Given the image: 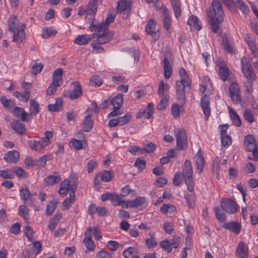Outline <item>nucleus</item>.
Wrapping results in <instances>:
<instances>
[{
    "instance_id": "nucleus-1",
    "label": "nucleus",
    "mask_w": 258,
    "mask_h": 258,
    "mask_svg": "<svg viewBox=\"0 0 258 258\" xmlns=\"http://www.w3.org/2000/svg\"><path fill=\"white\" fill-rule=\"evenodd\" d=\"M180 77V81L176 82L175 89L176 99L182 107L185 104V91H190L191 89V82L186 71L183 68L179 70Z\"/></svg>"
},
{
    "instance_id": "nucleus-2",
    "label": "nucleus",
    "mask_w": 258,
    "mask_h": 258,
    "mask_svg": "<svg viewBox=\"0 0 258 258\" xmlns=\"http://www.w3.org/2000/svg\"><path fill=\"white\" fill-rule=\"evenodd\" d=\"M9 30L13 33V41L19 44L25 39V25L19 27L18 20L15 16H11L8 23Z\"/></svg>"
},
{
    "instance_id": "nucleus-3",
    "label": "nucleus",
    "mask_w": 258,
    "mask_h": 258,
    "mask_svg": "<svg viewBox=\"0 0 258 258\" xmlns=\"http://www.w3.org/2000/svg\"><path fill=\"white\" fill-rule=\"evenodd\" d=\"M241 71L249 82V87H247V91L250 92L252 89V84L255 80L256 76L254 73L252 66L248 58L243 56L241 59Z\"/></svg>"
},
{
    "instance_id": "nucleus-4",
    "label": "nucleus",
    "mask_w": 258,
    "mask_h": 258,
    "mask_svg": "<svg viewBox=\"0 0 258 258\" xmlns=\"http://www.w3.org/2000/svg\"><path fill=\"white\" fill-rule=\"evenodd\" d=\"M211 6L212 10L207 11L208 17L215 19L218 22H222L224 14L220 2L219 0H213Z\"/></svg>"
},
{
    "instance_id": "nucleus-5",
    "label": "nucleus",
    "mask_w": 258,
    "mask_h": 258,
    "mask_svg": "<svg viewBox=\"0 0 258 258\" xmlns=\"http://www.w3.org/2000/svg\"><path fill=\"white\" fill-rule=\"evenodd\" d=\"M183 176L185 183L186 184L188 190L192 192L194 190V183L193 181V170L191 162L186 159L184 162L183 168Z\"/></svg>"
},
{
    "instance_id": "nucleus-6",
    "label": "nucleus",
    "mask_w": 258,
    "mask_h": 258,
    "mask_svg": "<svg viewBox=\"0 0 258 258\" xmlns=\"http://www.w3.org/2000/svg\"><path fill=\"white\" fill-rule=\"evenodd\" d=\"M96 29L93 31L97 32V33L92 35L94 42H97L98 43L104 44L110 41L114 35V33L112 31H109L107 29L105 30H100L98 28Z\"/></svg>"
},
{
    "instance_id": "nucleus-7",
    "label": "nucleus",
    "mask_w": 258,
    "mask_h": 258,
    "mask_svg": "<svg viewBox=\"0 0 258 258\" xmlns=\"http://www.w3.org/2000/svg\"><path fill=\"white\" fill-rule=\"evenodd\" d=\"M176 138V145L180 150L185 149L187 146V137L185 130L176 128L174 131Z\"/></svg>"
},
{
    "instance_id": "nucleus-8",
    "label": "nucleus",
    "mask_w": 258,
    "mask_h": 258,
    "mask_svg": "<svg viewBox=\"0 0 258 258\" xmlns=\"http://www.w3.org/2000/svg\"><path fill=\"white\" fill-rule=\"evenodd\" d=\"M20 197L23 201L24 205L28 206L32 205L35 200L33 198V195L31 194L26 185L21 186L19 189Z\"/></svg>"
},
{
    "instance_id": "nucleus-9",
    "label": "nucleus",
    "mask_w": 258,
    "mask_h": 258,
    "mask_svg": "<svg viewBox=\"0 0 258 258\" xmlns=\"http://www.w3.org/2000/svg\"><path fill=\"white\" fill-rule=\"evenodd\" d=\"M216 63L219 68V75L221 79L224 82L226 81L231 73L229 68L221 58L217 59Z\"/></svg>"
},
{
    "instance_id": "nucleus-10",
    "label": "nucleus",
    "mask_w": 258,
    "mask_h": 258,
    "mask_svg": "<svg viewBox=\"0 0 258 258\" xmlns=\"http://www.w3.org/2000/svg\"><path fill=\"white\" fill-rule=\"evenodd\" d=\"M220 206L223 210L228 213L234 214L237 211L236 203L231 199H226L222 201Z\"/></svg>"
},
{
    "instance_id": "nucleus-11",
    "label": "nucleus",
    "mask_w": 258,
    "mask_h": 258,
    "mask_svg": "<svg viewBox=\"0 0 258 258\" xmlns=\"http://www.w3.org/2000/svg\"><path fill=\"white\" fill-rule=\"evenodd\" d=\"M112 179V175L110 171L108 170H104L102 172H99L96 174L94 183V185H98L102 182H109Z\"/></svg>"
},
{
    "instance_id": "nucleus-12",
    "label": "nucleus",
    "mask_w": 258,
    "mask_h": 258,
    "mask_svg": "<svg viewBox=\"0 0 258 258\" xmlns=\"http://www.w3.org/2000/svg\"><path fill=\"white\" fill-rule=\"evenodd\" d=\"M114 20V16H113L112 14H108L104 22H102L100 24H97V25H92L89 27V29L91 31H93V30H96V28L104 30H105L106 29H108L109 25L113 22Z\"/></svg>"
},
{
    "instance_id": "nucleus-13",
    "label": "nucleus",
    "mask_w": 258,
    "mask_h": 258,
    "mask_svg": "<svg viewBox=\"0 0 258 258\" xmlns=\"http://www.w3.org/2000/svg\"><path fill=\"white\" fill-rule=\"evenodd\" d=\"M28 146L36 152H41L46 146H48L41 139L37 141L35 140H31L27 141Z\"/></svg>"
},
{
    "instance_id": "nucleus-14",
    "label": "nucleus",
    "mask_w": 258,
    "mask_h": 258,
    "mask_svg": "<svg viewBox=\"0 0 258 258\" xmlns=\"http://www.w3.org/2000/svg\"><path fill=\"white\" fill-rule=\"evenodd\" d=\"M210 105V102L209 96L207 95H204L201 99V106L206 118V120L208 119L211 114V108Z\"/></svg>"
},
{
    "instance_id": "nucleus-15",
    "label": "nucleus",
    "mask_w": 258,
    "mask_h": 258,
    "mask_svg": "<svg viewBox=\"0 0 258 258\" xmlns=\"http://www.w3.org/2000/svg\"><path fill=\"white\" fill-rule=\"evenodd\" d=\"M196 166L198 170L199 174H201L203 172L205 167V161L203 152L199 150L195 156Z\"/></svg>"
},
{
    "instance_id": "nucleus-16",
    "label": "nucleus",
    "mask_w": 258,
    "mask_h": 258,
    "mask_svg": "<svg viewBox=\"0 0 258 258\" xmlns=\"http://www.w3.org/2000/svg\"><path fill=\"white\" fill-rule=\"evenodd\" d=\"M244 143L245 149L248 152H251L257 148L256 141L252 135L246 136L245 137Z\"/></svg>"
},
{
    "instance_id": "nucleus-17",
    "label": "nucleus",
    "mask_w": 258,
    "mask_h": 258,
    "mask_svg": "<svg viewBox=\"0 0 258 258\" xmlns=\"http://www.w3.org/2000/svg\"><path fill=\"white\" fill-rule=\"evenodd\" d=\"M12 128L18 135L24 136L27 134V130L22 123L18 120H13L11 122Z\"/></svg>"
},
{
    "instance_id": "nucleus-18",
    "label": "nucleus",
    "mask_w": 258,
    "mask_h": 258,
    "mask_svg": "<svg viewBox=\"0 0 258 258\" xmlns=\"http://www.w3.org/2000/svg\"><path fill=\"white\" fill-rule=\"evenodd\" d=\"M72 84L74 88L69 94V97L72 99H76L80 97L82 94V90L80 84L77 82H73Z\"/></svg>"
},
{
    "instance_id": "nucleus-19",
    "label": "nucleus",
    "mask_w": 258,
    "mask_h": 258,
    "mask_svg": "<svg viewBox=\"0 0 258 258\" xmlns=\"http://www.w3.org/2000/svg\"><path fill=\"white\" fill-rule=\"evenodd\" d=\"M170 55L165 54L163 59V68L164 72V77L165 79H168L172 74L171 67L170 64Z\"/></svg>"
},
{
    "instance_id": "nucleus-20",
    "label": "nucleus",
    "mask_w": 258,
    "mask_h": 258,
    "mask_svg": "<svg viewBox=\"0 0 258 258\" xmlns=\"http://www.w3.org/2000/svg\"><path fill=\"white\" fill-rule=\"evenodd\" d=\"M130 208H139L145 209L147 206V202L145 197H139L134 200H131Z\"/></svg>"
},
{
    "instance_id": "nucleus-21",
    "label": "nucleus",
    "mask_w": 258,
    "mask_h": 258,
    "mask_svg": "<svg viewBox=\"0 0 258 258\" xmlns=\"http://www.w3.org/2000/svg\"><path fill=\"white\" fill-rule=\"evenodd\" d=\"M236 256L239 258H247L248 256L247 248L245 246L244 242H240L237 247Z\"/></svg>"
},
{
    "instance_id": "nucleus-22",
    "label": "nucleus",
    "mask_w": 258,
    "mask_h": 258,
    "mask_svg": "<svg viewBox=\"0 0 258 258\" xmlns=\"http://www.w3.org/2000/svg\"><path fill=\"white\" fill-rule=\"evenodd\" d=\"M223 227L226 229L232 231L236 234L239 233L241 229V225L236 222L226 223L223 225Z\"/></svg>"
},
{
    "instance_id": "nucleus-23",
    "label": "nucleus",
    "mask_w": 258,
    "mask_h": 258,
    "mask_svg": "<svg viewBox=\"0 0 258 258\" xmlns=\"http://www.w3.org/2000/svg\"><path fill=\"white\" fill-rule=\"evenodd\" d=\"M4 159L7 162L16 163L19 159V154L16 151H11L5 154Z\"/></svg>"
},
{
    "instance_id": "nucleus-24",
    "label": "nucleus",
    "mask_w": 258,
    "mask_h": 258,
    "mask_svg": "<svg viewBox=\"0 0 258 258\" xmlns=\"http://www.w3.org/2000/svg\"><path fill=\"white\" fill-rule=\"evenodd\" d=\"M163 26L167 31L170 29L171 25V18L169 16V12L167 8L162 10Z\"/></svg>"
},
{
    "instance_id": "nucleus-25",
    "label": "nucleus",
    "mask_w": 258,
    "mask_h": 258,
    "mask_svg": "<svg viewBox=\"0 0 258 258\" xmlns=\"http://www.w3.org/2000/svg\"><path fill=\"white\" fill-rule=\"evenodd\" d=\"M228 109L233 124L237 127L240 126L241 125V121L239 116L232 108L228 107Z\"/></svg>"
},
{
    "instance_id": "nucleus-26",
    "label": "nucleus",
    "mask_w": 258,
    "mask_h": 258,
    "mask_svg": "<svg viewBox=\"0 0 258 258\" xmlns=\"http://www.w3.org/2000/svg\"><path fill=\"white\" fill-rule=\"evenodd\" d=\"M91 40V38L90 35L83 34L78 35L74 42L78 45H84L88 44Z\"/></svg>"
},
{
    "instance_id": "nucleus-27",
    "label": "nucleus",
    "mask_w": 258,
    "mask_h": 258,
    "mask_svg": "<svg viewBox=\"0 0 258 258\" xmlns=\"http://www.w3.org/2000/svg\"><path fill=\"white\" fill-rule=\"evenodd\" d=\"M122 255L125 258H140L137 250L133 247H129L122 252Z\"/></svg>"
},
{
    "instance_id": "nucleus-28",
    "label": "nucleus",
    "mask_w": 258,
    "mask_h": 258,
    "mask_svg": "<svg viewBox=\"0 0 258 258\" xmlns=\"http://www.w3.org/2000/svg\"><path fill=\"white\" fill-rule=\"evenodd\" d=\"M13 113L17 117H20L22 121H27V117L28 114L23 108L16 106L13 110Z\"/></svg>"
},
{
    "instance_id": "nucleus-29",
    "label": "nucleus",
    "mask_w": 258,
    "mask_h": 258,
    "mask_svg": "<svg viewBox=\"0 0 258 258\" xmlns=\"http://www.w3.org/2000/svg\"><path fill=\"white\" fill-rule=\"evenodd\" d=\"M187 24L194 27L197 30L199 31L202 29V25L199 18L195 16H191L187 21Z\"/></svg>"
},
{
    "instance_id": "nucleus-30",
    "label": "nucleus",
    "mask_w": 258,
    "mask_h": 258,
    "mask_svg": "<svg viewBox=\"0 0 258 258\" xmlns=\"http://www.w3.org/2000/svg\"><path fill=\"white\" fill-rule=\"evenodd\" d=\"M57 31L52 27H45L42 29L41 36L44 39H47L51 36H55Z\"/></svg>"
},
{
    "instance_id": "nucleus-31",
    "label": "nucleus",
    "mask_w": 258,
    "mask_h": 258,
    "mask_svg": "<svg viewBox=\"0 0 258 258\" xmlns=\"http://www.w3.org/2000/svg\"><path fill=\"white\" fill-rule=\"evenodd\" d=\"M174 16L176 18H179L181 13V3L180 0H170Z\"/></svg>"
},
{
    "instance_id": "nucleus-32",
    "label": "nucleus",
    "mask_w": 258,
    "mask_h": 258,
    "mask_svg": "<svg viewBox=\"0 0 258 258\" xmlns=\"http://www.w3.org/2000/svg\"><path fill=\"white\" fill-rule=\"evenodd\" d=\"M82 125L84 131L85 132H88L92 130L93 125V121L91 119V114H88L84 118Z\"/></svg>"
},
{
    "instance_id": "nucleus-33",
    "label": "nucleus",
    "mask_w": 258,
    "mask_h": 258,
    "mask_svg": "<svg viewBox=\"0 0 258 258\" xmlns=\"http://www.w3.org/2000/svg\"><path fill=\"white\" fill-rule=\"evenodd\" d=\"M29 111L30 112L28 115L35 116L39 113V104L34 99H32L30 101Z\"/></svg>"
},
{
    "instance_id": "nucleus-34",
    "label": "nucleus",
    "mask_w": 258,
    "mask_h": 258,
    "mask_svg": "<svg viewBox=\"0 0 258 258\" xmlns=\"http://www.w3.org/2000/svg\"><path fill=\"white\" fill-rule=\"evenodd\" d=\"M211 86L210 79L208 77L205 76L202 78L199 91L201 93H204L207 89H210Z\"/></svg>"
},
{
    "instance_id": "nucleus-35",
    "label": "nucleus",
    "mask_w": 258,
    "mask_h": 258,
    "mask_svg": "<svg viewBox=\"0 0 258 258\" xmlns=\"http://www.w3.org/2000/svg\"><path fill=\"white\" fill-rule=\"evenodd\" d=\"M123 95L118 94L111 100V103L113 106V108H120L123 103Z\"/></svg>"
},
{
    "instance_id": "nucleus-36",
    "label": "nucleus",
    "mask_w": 258,
    "mask_h": 258,
    "mask_svg": "<svg viewBox=\"0 0 258 258\" xmlns=\"http://www.w3.org/2000/svg\"><path fill=\"white\" fill-rule=\"evenodd\" d=\"M131 8L130 3L126 0H121L118 2L116 8V12L117 13H121Z\"/></svg>"
},
{
    "instance_id": "nucleus-37",
    "label": "nucleus",
    "mask_w": 258,
    "mask_h": 258,
    "mask_svg": "<svg viewBox=\"0 0 258 258\" xmlns=\"http://www.w3.org/2000/svg\"><path fill=\"white\" fill-rule=\"evenodd\" d=\"M62 100L61 98L56 99L55 104H50L48 106V109L50 111H58L62 108Z\"/></svg>"
},
{
    "instance_id": "nucleus-38",
    "label": "nucleus",
    "mask_w": 258,
    "mask_h": 258,
    "mask_svg": "<svg viewBox=\"0 0 258 258\" xmlns=\"http://www.w3.org/2000/svg\"><path fill=\"white\" fill-rule=\"evenodd\" d=\"M234 5L235 6L245 14L248 13L249 9L248 6L241 0H234Z\"/></svg>"
},
{
    "instance_id": "nucleus-39",
    "label": "nucleus",
    "mask_w": 258,
    "mask_h": 258,
    "mask_svg": "<svg viewBox=\"0 0 258 258\" xmlns=\"http://www.w3.org/2000/svg\"><path fill=\"white\" fill-rule=\"evenodd\" d=\"M176 211L175 207L170 204H163L160 208V211L163 214H167L168 213H173Z\"/></svg>"
},
{
    "instance_id": "nucleus-40",
    "label": "nucleus",
    "mask_w": 258,
    "mask_h": 258,
    "mask_svg": "<svg viewBox=\"0 0 258 258\" xmlns=\"http://www.w3.org/2000/svg\"><path fill=\"white\" fill-rule=\"evenodd\" d=\"M223 43L224 49L229 53H235V49L233 45L230 43L229 39L228 37H226L223 38Z\"/></svg>"
},
{
    "instance_id": "nucleus-41",
    "label": "nucleus",
    "mask_w": 258,
    "mask_h": 258,
    "mask_svg": "<svg viewBox=\"0 0 258 258\" xmlns=\"http://www.w3.org/2000/svg\"><path fill=\"white\" fill-rule=\"evenodd\" d=\"M98 7L97 0H90L88 3L87 6V12H90L92 14H96Z\"/></svg>"
},
{
    "instance_id": "nucleus-42",
    "label": "nucleus",
    "mask_w": 258,
    "mask_h": 258,
    "mask_svg": "<svg viewBox=\"0 0 258 258\" xmlns=\"http://www.w3.org/2000/svg\"><path fill=\"white\" fill-rule=\"evenodd\" d=\"M156 22L153 19L150 20L146 27V32L149 35H153L155 33Z\"/></svg>"
},
{
    "instance_id": "nucleus-43",
    "label": "nucleus",
    "mask_w": 258,
    "mask_h": 258,
    "mask_svg": "<svg viewBox=\"0 0 258 258\" xmlns=\"http://www.w3.org/2000/svg\"><path fill=\"white\" fill-rule=\"evenodd\" d=\"M169 89V85L168 84H164L162 80L160 82L159 84V88L158 90V94L160 96H165V93L167 92Z\"/></svg>"
},
{
    "instance_id": "nucleus-44",
    "label": "nucleus",
    "mask_w": 258,
    "mask_h": 258,
    "mask_svg": "<svg viewBox=\"0 0 258 258\" xmlns=\"http://www.w3.org/2000/svg\"><path fill=\"white\" fill-rule=\"evenodd\" d=\"M57 203L55 201H52L47 205L46 210L45 214L47 216H50L54 211Z\"/></svg>"
},
{
    "instance_id": "nucleus-45",
    "label": "nucleus",
    "mask_w": 258,
    "mask_h": 258,
    "mask_svg": "<svg viewBox=\"0 0 258 258\" xmlns=\"http://www.w3.org/2000/svg\"><path fill=\"white\" fill-rule=\"evenodd\" d=\"M208 21L213 32L218 33L219 31V24L222 22H218L215 19L213 18H209Z\"/></svg>"
},
{
    "instance_id": "nucleus-46",
    "label": "nucleus",
    "mask_w": 258,
    "mask_h": 258,
    "mask_svg": "<svg viewBox=\"0 0 258 258\" xmlns=\"http://www.w3.org/2000/svg\"><path fill=\"white\" fill-rule=\"evenodd\" d=\"M26 205H21L19 208V214L25 220L29 219V209L26 207Z\"/></svg>"
},
{
    "instance_id": "nucleus-47",
    "label": "nucleus",
    "mask_w": 258,
    "mask_h": 258,
    "mask_svg": "<svg viewBox=\"0 0 258 258\" xmlns=\"http://www.w3.org/2000/svg\"><path fill=\"white\" fill-rule=\"evenodd\" d=\"M243 117L246 121L249 123H252L254 121V116L250 109H247L244 111Z\"/></svg>"
},
{
    "instance_id": "nucleus-48",
    "label": "nucleus",
    "mask_w": 258,
    "mask_h": 258,
    "mask_svg": "<svg viewBox=\"0 0 258 258\" xmlns=\"http://www.w3.org/2000/svg\"><path fill=\"white\" fill-rule=\"evenodd\" d=\"M11 170L13 173H15L20 178H25L26 177L27 174L26 172L20 167L15 166Z\"/></svg>"
},
{
    "instance_id": "nucleus-49",
    "label": "nucleus",
    "mask_w": 258,
    "mask_h": 258,
    "mask_svg": "<svg viewBox=\"0 0 258 258\" xmlns=\"http://www.w3.org/2000/svg\"><path fill=\"white\" fill-rule=\"evenodd\" d=\"M117 118L118 121V125L122 126L127 124L130 121L132 118V115L128 113H127L124 116L118 117Z\"/></svg>"
},
{
    "instance_id": "nucleus-50",
    "label": "nucleus",
    "mask_w": 258,
    "mask_h": 258,
    "mask_svg": "<svg viewBox=\"0 0 258 258\" xmlns=\"http://www.w3.org/2000/svg\"><path fill=\"white\" fill-rule=\"evenodd\" d=\"M215 216L216 218L220 222H224L226 220L225 214L219 208L216 207L215 209Z\"/></svg>"
},
{
    "instance_id": "nucleus-51",
    "label": "nucleus",
    "mask_w": 258,
    "mask_h": 258,
    "mask_svg": "<svg viewBox=\"0 0 258 258\" xmlns=\"http://www.w3.org/2000/svg\"><path fill=\"white\" fill-rule=\"evenodd\" d=\"M161 97L162 98L157 106V108L158 110H162L165 109L167 105V103L168 101V98L167 97L166 94H165V96Z\"/></svg>"
},
{
    "instance_id": "nucleus-52",
    "label": "nucleus",
    "mask_w": 258,
    "mask_h": 258,
    "mask_svg": "<svg viewBox=\"0 0 258 258\" xmlns=\"http://www.w3.org/2000/svg\"><path fill=\"white\" fill-rule=\"evenodd\" d=\"M60 180L59 176L50 175L45 178V181L49 185H52L55 183H58Z\"/></svg>"
},
{
    "instance_id": "nucleus-53",
    "label": "nucleus",
    "mask_w": 258,
    "mask_h": 258,
    "mask_svg": "<svg viewBox=\"0 0 258 258\" xmlns=\"http://www.w3.org/2000/svg\"><path fill=\"white\" fill-rule=\"evenodd\" d=\"M43 69V65L41 63L35 62L32 67L31 72L33 74L36 75L40 73Z\"/></svg>"
},
{
    "instance_id": "nucleus-54",
    "label": "nucleus",
    "mask_w": 258,
    "mask_h": 258,
    "mask_svg": "<svg viewBox=\"0 0 258 258\" xmlns=\"http://www.w3.org/2000/svg\"><path fill=\"white\" fill-rule=\"evenodd\" d=\"M134 166L140 171H142L146 167V161L144 159L138 158L135 161Z\"/></svg>"
},
{
    "instance_id": "nucleus-55",
    "label": "nucleus",
    "mask_w": 258,
    "mask_h": 258,
    "mask_svg": "<svg viewBox=\"0 0 258 258\" xmlns=\"http://www.w3.org/2000/svg\"><path fill=\"white\" fill-rule=\"evenodd\" d=\"M230 95L240 93V88L237 83L233 82L229 86V88Z\"/></svg>"
},
{
    "instance_id": "nucleus-56",
    "label": "nucleus",
    "mask_w": 258,
    "mask_h": 258,
    "mask_svg": "<svg viewBox=\"0 0 258 258\" xmlns=\"http://www.w3.org/2000/svg\"><path fill=\"white\" fill-rule=\"evenodd\" d=\"M221 144L223 146H229L232 143V140L231 137L226 135L221 136Z\"/></svg>"
},
{
    "instance_id": "nucleus-57",
    "label": "nucleus",
    "mask_w": 258,
    "mask_h": 258,
    "mask_svg": "<svg viewBox=\"0 0 258 258\" xmlns=\"http://www.w3.org/2000/svg\"><path fill=\"white\" fill-rule=\"evenodd\" d=\"M14 95L16 98H18L20 100L23 101L24 102H27L29 99V96L24 92L22 93L18 91H15L14 93Z\"/></svg>"
},
{
    "instance_id": "nucleus-58",
    "label": "nucleus",
    "mask_w": 258,
    "mask_h": 258,
    "mask_svg": "<svg viewBox=\"0 0 258 258\" xmlns=\"http://www.w3.org/2000/svg\"><path fill=\"white\" fill-rule=\"evenodd\" d=\"M85 17V21L88 23H90L89 26H91L92 25H97V24H95V14H92L90 12H87Z\"/></svg>"
},
{
    "instance_id": "nucleus-59",
    "label": "nucleus",
    "mask_w": 258,
    "mask_h": 258,
    "mask_svg": "<svg viewBox=\"0 0 258 258\" xmlns=\"http://www.w3.org/2000/svg\"><path fill=\"white\" fill-rule=\"evenodd\" d=\"M90 82L96 86H100L102 84V79L98 76L94 75L90 78Z\"/></svg>"
},
{
    "instance_id": "nucleus-60",
    "label": "nucleus",
    "mask_w": 258,
    "mask_h": 258,
    "mask_svg": "<svg viewBox=\"0 0 258 258\" xmlns=\"http://www.w3.org/2000/svg\"><path fill=\"white\" fill-rule=\"evenodd\" d=\"M160 245L168 253L170 252L172 250V247L169 243V240H163L160 242Z\"/></svg>"
},
{
    "instance_id": "nucleus-61",
    "label": "nucleus",
    "mask_w": 258,
    "mask_h": 258,
    "mask_svg": "<svg viewBox=\"0 0 258 258\" xmlns=\"http://www.w3.org/2000/svg\"><path fill=\"white\" fill-rule=\"evenodd\" d=\"M110 200L113 203V205L115 206H118L119 204H120V198L119 196L117 194L111 193L110 196Z\"/></svg>"
},
{
    "instance_id": "nucleus-62",
    "label": "nucleus",
    "mask_w": 258,
    "mask_h": 258,
    "mask_svg": "<svg viewBox=\"0 0 258 258\" xmlns=\"http://www.w3.org/2000/svg\"><path fill=\"white\" fill-rule=\"evenodd\" d=\"M172 113L174 118H177L180 115V110L178 104H174L171 108Z\"/></svg>"
},
{
    "instance_id": "nucleus-63",
    "label": "nucleus",
    "mask_w": 258,
    "mask_h": 258,
    "mask_svg": "<svg viewBox=\"0 0 258 258\" xmlns=\"http://www.w3.org/2000/svg\"><path fill=\"white\" fill-rule=\"evenodd\" d=\"M0 176L5 179H12L14 175L13 173H10L8 169L0 171Z\"/></svg>"
},
{
    "instance_id": "nucleus-64",
    "label": "nucleus",
    "mask_w": 258,
    "mask_h": 258,
    "mask_svg": "<svg viewBox=\"0 0 258 258\" xmlns=\"http://www.w3.org/2000/svg\"><path fill=\"white\" fill-rule=\"evenodd\" d=\"M70 143L72 147L76 150H80L82 148L83 144L81 141L73 139Z\"/></svg>"
}]
</instances>
